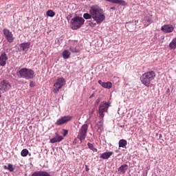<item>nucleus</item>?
I'll return each instance as SVG.
<instances>
[{"mask_svg": "<svg viewBox=\"0 0 176 176\" xmlns=\"http://www.w3.org/2000/svg\"><path fill=\"white\" fill-rule=\"evenodd\" d=\"M19 76L21 78L24 79H34L35 76V72L31 69L22 68L19 71Z\"/></svg>", "mask_w": 176, "mask_h": 176, "instance_id": "7ed1b4c3", "label": "nucleus"}, {"mask_svg": "<svg viewBox=\"0 0 176 176\" xmlns=\"http://www.w3.org/2000/svg\"><path fill=\"white\" fill-rule=\"evenodd\" d=\"M168 91H170V89H168Z\"/></svg>", "mask_w": 176, "mask_h": 176, "instance_id": "ea45409f", "label": "nucleus"}, {"mask_svg": "<svg viewBox=\"0 0 176 176\" xmlns=\"http://www.w3.org/2000/svg\"><path fill=\"white\" fill-rule=\"evenodd\" d=\"M113 155V152L112 151L105 152L101 154V155L100 156V158L104 159V160H107L109 159Z\"/></svg>", "mask_w": 176, "mask_h": 176, "instance_id": "4468645a", "label": "nucleus"}, {"mask_svg": "<svg viewBox=\"0 0 176 176\" xmlns=\"http://www.w3.org/2000/svg\"><path fill=\"white\" fill-rule=\"evenodd\" d=\"M86 171H89V168H87V169H86Z\"/></svg>", "mask_w": 176, "mask_h": 176, "instance_id": "58836bf2", "label": "nucleus"}, {"mask_svg": "<svg viewBox=\"0 0 176 176\" xmlns=\"http://www.w3.org/2000/svg\"><path fill=\"white\" fill-rule=\"evenodd\" d=\"M69 50L70 52H72V53H79V51L77 50L76 48L74 47H70Z\"/></svg>", "mask_w": 176, "mask_h": 176, "instance_id": "cd10ccee", "label": "nucleus"}, {"mask_svg": "<svg viewBox=\"0 0 176 176\" xmlns=\"http://www.w3.org/2000/svg\"><path fill=\"white\" fill-rule=\"evenodd\" d=\"M71 56V52H69V51L65 50L63 52V57L65 60H67L68 58H69Z\"/></svg>", "mask_w": 176, "mask_h": 176, "instance_id": "6ab92c4d", "label": "nucleus"}, {"mask_svg": "<svg viewBox=\"0 0 176 176\" xmlns=\"http://www.w3.org/2000/svg\"><path fill=\"white\" fill-rule=\"evenodd\" d=\"M3 168L4 170H8V171H10V173H13V171H14V167L12 164H8V166L6 165H4Z\"/></svg>", "mask_w": 176, "mask_h": 176, "instance_id": "a211bd4d", "label": "nucleus"}, {"mask_svg": "<svg viewBox=\"0 0 176 176\" xmlns=\"http://www.w3.org/2000/svg\"><path fill=\"white\" fill-rule=\"evenodd\" d=\"M89 13L92 16V19L97 23L101 24L105 20V14L104 10L98 6H93L89 10Z\"/></svg>", "mask_w": 176, "mask_h": 176, "instance_id": "f257e3e1", "label": "nucleus"}, {"mask_svg": "<svg viewBox=\"0 0 176 176\" xmlns=\"http://www.w3.org/2000/svg\"><path fill=\"white\" fill-rule=\"evenodd\" d=\"M29 151L27 150V148L23 149L21 152V155L23 156V157H25L28 155Z\"/></svg>", "mask_w": 176, "mask_h": 176, "instance_id": "393cba45", "label": "nucleus"}, {"mask_svg": "<svg viewBox=\"0 0 176 176\" xmlns=\"http://www.w3.org/2000/svg\"><path fill=\"white\" fill-rule=\"evenodd\" d=\"M92 97H94V94H92L90 96L89 98H91Z\"/></svg>", "mask_w": 176, "mask_h": 176, "instance_id": "f704fd0d", "label": "nucleus"}, {"mask_svg": "<svg viewBox=\"0 0 176 176\" xmlns=\"http://www.w3.org/2000/svg\"><path fill=\"white\" fill-rule=\"evenodd\" d=\"M87 146L91 151H93L94 152H97V148H94V145L91 143H88Z\"/></svg>", "mask_w": 176, "mask_h": 176, "instance_id": "a878e982", "label": "nucleus"}, {"mask_svg": "<svg viewBox=\"0 0 176 176\" xmlns=\"http://www.w3.org/2000/svg\"><path fill=\"white\" fill-rule=\"evenodd\" d=\"M111 10H115V9H116L115 7H111Z\"/></svg>", "mask_w": 176, "mask_h": 176, "instance_id": "c9c22d12", "label": "nucleus"}, {"mask_svg": "<svg viewBox=\"0 0 176 176\" xmlns=\"http://www.w3.org/2000/svg\"><path fill=\"white\" fill-rule=\"evenodd\" d=\"M96 103H97V104H100V98H98V99L96 100Z\"/></svg>", "mask_w": 176, "mask_h": 176, "instance_id": "72a5a7b5", "label": "nucleus"}, {"mask_svg": "<svg viewBox=\"0 0 176 176\" xmlns=\"http://www.w3.org/2000/svg\"><path fill=\"white\" fill-rule=\"evenodd\" d=\"M30 46H31V43L28 42V43H23L19 45V47L22 50H27V49H30Z\"/></svg>", "mask_w": 176, "mask_h": 176, "instance_id": "f3484780", "label": "nucleus"}, {"mask_svg": "<svg viewBox=\"0 0 176 176\" xmlns=\"http://www.w3.org/2000/svg\"><path fill=\"white\" fill-rule=\"evenodd\" d=\"M47 16L49 17H54L56 16V12L53 10H49L47 11Z\"/></svg>", "mask_w": 176, "mask_h": 176, "instance_id": "4be33fe9", "label": "nucleus"}, {"mask_svg": "<svg viewBox=\"0 0 176 176\" xmlns=\"http://www.w3.org/2000/svg\"><path fill=\"white\" fill-rule=\"evenodd\" d=\"M170 49H176V38H173L169 44Z\"/></svg>", "mask_w": 176, "mask_h": 176, "instance_id": "412c9836", "label": "nucleus"}, {"mask_svg": "<svg viewBox=\"0 0 176 176\" xmlns=\"http://www.w3.org/2000/svg\"><path fill=\"white\" fill-rule=\"evenodd\" d=\"M127 168H129V166L127 164H122L118 168V171L120 174H125Z\"/></svg>", "mask_w": 176, "mask_h": 176, "instance_id": "dca6fc26", "label": "nucleus"}, {"mask_svg": "<svg viewBox=\"0 0 176 176\" xmlns=\"http://www.w3.org/2000/svg\"><path fill=\"white\" fill-rule=\"evenodd\" d=\"M89 130V125L87 124H84L78 132L77 138L80 140V142H82L86 140L87 137V131Z\"/></svg>", "mask_w": 176, "mask_h": 176, "instance_id": "39448f33", "label": "nucleus"}, {"mask_svg": "<svg viewBox=\"0 0 176 176\" xmlns=\"http://www.w3.org/2000/svg\"><path fill=\"white\" fill-rule=\"evenodd\" d=\"M148 23H151V19L147 20Z\"/></svg>", "mask_w": 176, "mask_h": 176, "instance_id": "e433bc0d", "label": "nucleus"}, {"mask_svg": "<svg viewBox=\"0 0 176 176\" xmlns=\"http://www.w3.org/2000/svg\"><path fill=\"white\" fill-rule=\"evenodd\" d=\"M70 24L72 30H79L85 24V19L80 16H75L72 19Z\"/></svg>", "mask_w": 176, "mask_h": 176, "instance_id": "20e7f679", "label": "nucleus"}, {"mask_svg": "<svg viewBox=\"0 0 176 176\" xmlns=\"http://www.w3.org/2000/svg\"><path fill=\"white\" fill-rule=\"evenodd\" d=\"M105 82H102V80H99L98 81V83H99V85H101V86H102V87L104 86V83Z\"/></svg>", "mask_w": 176, "mask_h": 176, "instance_id": "7c9ffc66", "label": "nucleus"}, {"mask_svg": "<svg viewBox=\"0 0 176 176\" xmlns=\"http://www.w3.org/2000/svg\"><path fill=\"white\" fill-rule=\"evenodd\" d=\"M163 32L170 33L174 31V27L173 25H164L161 28Z\"/></svg>", "mask_w": 176, "mask_h": 176, "instance_id": "f8f14e48", "label": "nucleus"}, {"mask_svg": "<svg viewBox=\"0 0 176 176\" xmlns=\"http://www.w3.org/2000/svg\"><path fill=\"white\" fill-rule=\"evenodd\" d=\"M3 35L7 39L9 43H12L13 41H14V37H13V33L9 30V29H3Z\"/></svg>", "mask_w": 176, "mask_h": 176, "instance_id": "1a4fd4ad", "label": "nucleus"}, {"mask_svg": "<svg viewBox=\"0 0 176 176\" xmlns=\"http://www.w3.org/2000/svg\"><path fill=\"white\" fill-rule=\"evenodd\" d=\"M89 26L90 27H96L97 25V23H94V22H91V21H89Z\"/></svg>", "mask_w": 176, "mask_h": 176, "instance_id": "c85d7f7f", "label": "nucleus"}, {"mask_svg": "<svg viewBox=\"0 0 176 176\" xmlns=\"http://www.w3.org/2000/svg\"><path fill=\"white\" fill-rule=\"evenodd\" d=\"M97 127H98V131L99 133H102V131L104 130V125L102 124L101 122H98V124H97Z\"/></svg>", "mask_w": 176, "mask_h": 176, "instance_id": "b1692460", "label": "nucleus"}, {"mask_svg": "<svg viewBox=\"0 0 176 176\" xmlns=\"http://www.w3.org/2000/svg\"><path fill=\"white\" fill-rule=\"evenodd\" d=\"M102 87H104V89H111L112 88V82H104Z\"/></svg>", "mask_w": 176, "mask_h": 176, "instance_id": "5701e85b", "label": "nucleus"}, {"mask_svg": "<svg viewBox=\"0 0 176 176\" xmlns=\"http://www.w3.org/2000/svg\"><path fill=\"white\" fill-rule=\"evenodd\" d=\"M71 120H72V116H65L58 119L55 123V124L56 126H61L63 124H65V123H68V122H71Z\"/></svg>", "mask_w": 176, "mask_h": 176, "instance_id": "6e6552de", "label": "nucleus"}, {"mask_svg": "<svg viewBox=\"0 0 176 176\" xmlns=\"http://www.w3.org/2000/svg\"><path fill=\"white\" fill-rule=\"evenodd\" d=\"M105 82H102V80H99L98 81V83H99V85H101V86H102V87L104 86V83Z\"/></svg>", "mask_w": 176, "mask_h": 176, "instance_id": "2f4dec72", "label": "nucleus"}, {"mask_svg": "<svg viewBox=\"0 0 176 176\" xmlns=\"http://www.w3.org/2000/svg\"><path fill=\"white\" fill-rule=\"evenodd\" d=\"M107 2H111V3H117L118 5H121L122 6H126L127 3L123 0H104Z\"/></svg>", "mask_w": 176, "mask_h": 176, "instance_id": "2eb2a0df", "label": "nucleus"}, {"mask_svg": "<svg viewBox=\"0 0 176 176\" xmlns=\"http://www.w3.org/2000/svg\"><path fill=\"white\" fill-rule=\"evenodd\" d=\"M108 108H109V104L106 102H102L99 105L98 113L102 119L105 116L104 112H108Z\"/></svg>", "mask_w": 176, "mask_h": 176, "instance_id": "0eeeda50", "label": "nucleus"}, {"mask_svg": "<svg viewBox=\"0 0 176 176\" xmlns=\"http://www.w3.org/2000/svg\"><path fill=\"white\" fill-rule=\"evenodd\" d=\"M65 85V79L63 77L58 78L56 81L53 86V93L56 94L58 91H60V89L63 88V86Z\"/></svg>", "mask_w": 176, "mask_h": 176, "instance_id": "423d86ee", "label": "nucleus"}, {"mask_svg": "<svg viewBox=\"0 0 176 176\" xmlns=\"http://www.w3.org/2000/svg\"><path fill=\"white\" fill-rule=\"evenodd\" d=\"M64 140V138L57 133H56V137L50 139L51 144H56V142H61Z\"/></svg>", "mask_w": 176, "mask_h": 176, "instance_id": "ddd939ff", "label": "nucleus"}, {"mask_svg": "<svg viewBox=\"0 0 176 176\" xmlns=\"http://www.w3.org/2000/svg\"><path fill=\"white\" fill-rule=\"evenodd\" d=\"M126 145H127V141L126 140H120L119 141V147L120 148H124V146H126Z\"/></svg>", "mask_w": 176, "mask_h": 176, "instance_id": "aec40b11", "label": "nucleus"}, {"mask_svg": "<svg viewBox=\"0 0 176 176\" xmlns=\"http://www.w3.org/2000/svg\"><path fill=\"white\" fill-rule=\"evenodd\" d=\"M155 78H156V73L153 71H150L143 74L140 76V80L146 87H151V85L155 80Z\"/></svg>", "mask_w": 176, "mask_h": 176, "instance_id": "f03ea898", "label": "nucleus"}, {"mask_svg": "<svg viewBox=\"0 0 176 176\" xmlns=\"http://www.w3.org/2000/svg\"><path fill=\"white\" fill-rule=\"evenodd\" d=\"M83 17H84V19H85V20H89L90 19H93V16H91V14H89V13H85L83 14Z\"/></svg>", "mask_w": 176, "mask_h": 176, "instance_id": "bb28decb", "label": "nucleus"}, {"mask_svg": "<svg viewBox=\"0 0 176 176\" xmlns=\"http://www.w3.org/2000/svg\"><path fill=\"white\" fill-rule=\"evenodd\" d=\"M63 137H67V135H68V130L63 129Z\"/></svg>", "mask_w": 176, "mask_h": 176, "instance_id": "c756f323", "label": "nucleus"}, {"mask_svg": "<svg viewBox=\"0 0 176 176\" xmlns=\"http://www.w3.org/2000/svg\"><path fill=\"white\" fill-rule=\"evenodd\" d=\"M1 89L4 90V91H8V90H10V88L12 87V85H10V83L8 82L6 80H3L1 82Z\"/></svg>", "mask_w": 176, "mask_h": 176, "instance_id": "9b49d317", "label": "nucleus"}, {"mask_svg": "<svg viewBox=\"0 0 176 176\" xmlns=\"http://www.w3.org/2000/svg\"><path fill=\"white\" fill-rule=\"evenodd\" d=\"M116 153H118V152H119V150H116Z\"/></svg>", "mask_w": 176, "mask_h": 176, "instance_id": "4c0bfd02", "label": "nucleus"}, {"mask_svg": "<svg viewBox=\"0 0 176 176\" xmlns=\"http://www.w3.org/2000/svg\"><path fill=\"white\" fill-rule=\"evenodd\" d=\"M30 87H32L34 86V82L31 81L30 82Z\"/></svg>", "mask_w": 176, "mask_h": 176, "instance_id": "473e14b6", "label": "nucleus"}, {"mask_svg": "<svg viewBox=\"0 0 176 176\" xmlns=\"http://www.w3.org/2000/svg\"><path fill=\"white\" fill-rule=\"evenodd\" d=\"M6 61H8V55L3 52L0 55V65L1 67H5L6 65Z\"/></svg>", "mask_w": 176, "mask_h": 176, "instance_id": "9d476101", "label": "nucleus"}]
</instances>
